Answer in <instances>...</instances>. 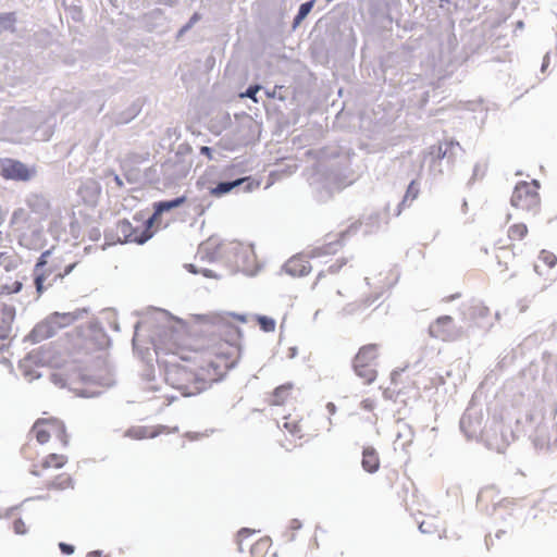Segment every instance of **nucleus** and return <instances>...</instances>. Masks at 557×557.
Here are the masks:
<instances>
[{"mask_svg": "<svg viewBox=\"0 0 557 557\" xmlns=\"http://www.w3.org/2000/svg\"><path fill=\"white\" fill-rule=\"evenodd\" d=\"M184 330L163 329L154 346L157 362L164 370V380L184 395H193L222 380L237 357L232 346L191 349Z\"/></svg>", "mask_w": 557, "mask_h": 557, "instance_id": "nucleus-1", "label": "nucleus"}, {"mask_svg": "<svg viewBox=\"0 0 557 557\" xmlns=\"http://www.w3.org/2000/svg\"><path fill=\"white\" fill-rule=\"evenodd\" d=\"M248 321L247 315L237 314L233 312H224L216 317V325L219 330V337L212 338L205 348H212L213 346L225 347L232 346L237 350V357L230 366V370L233 369L239 361L242 355L240 338L242 331L240 324H245Z\"/></svg>", "mask_w": 557, "mask_h": 557, "instance_id": "nucleus-2", "label": "nucleus"}, {"mask_svg": "<svg viewBox=\"0 0 557 557\" xmlns=\"http://www.w3.org/2000/svg\"><path fill=\"white\" fill-rule=\"evenodd\" d=\"M29 434L40 445H46L51 441L59 443L62 447H66L70 437L64 422L58 418H39L33 424Z\"/></svg>", "mask_w": 557, "mask_h": 557, "instance_id": "nucleus-3", "label": "nucleus"}, {"mask_svg": "<svg viewBox=\"0 0 557 557\" xmlns=\"http://www.w3.org/2000/svg\"><path fill=\"white\" fill-rule=\"evenodd\" d=\"M380 352V344L369 343L359 347L352 359V369L364 384H372L377 377L376 366Z\"/></svg>", "mask_w": 557, "mask_h": 557, "instance_id": "nucleus-4", "label": "nucleus"}, {"mask_svg": "<svg viewBox=\"0 0 557 557\" xmlns=\"http://www.w3.org/2000/svg\"><path fill=\"white\" fill-rule=\"evenodd\" d=\"M22 456L29 462L28 471L35 476H45L52 470H59L63 468L69 458L64 454L50 453L38 459V451L35 446L25 444L21 449Z\"/></svg>", "mask_w": 557, "mask_h": 557, "instance_id": "nucleus-5", "label": "nucleus"}, {"mask_svg": "<svg viewBox=\"0 0 557 557\" xmlns=\"http://www.w3.org/2000/svg\"><path fill=\"white\" fill-rule=\"evenodd\" d=\"M540 188L536 180L517 183L510 198L511 206L521 212L536 215L541 211Z\"/></svg>", "mask_w": 557, "mask_h": 557, "instance_id": "nucleus-6", "label": "nucleus"}, {"mask_svg": "<svg viewBox=\"0 0 557 557\" xmlns=\"http://www.w3.org/2000/svg\"><path fill=\"white\" fill-rule=\"evenodd\" d=\"M50 256L49 250L45 251L35 265V285L38 294H41L58 280L64 278L76 265V263H71L61 270L59 262L52 261L49 264Z\"/></svg>", "mask_w": 557, "mask_h": 557, "instance_id": "nucleus-7", "label": "nucleus"}, {"mask_svg": "<svg viewBox=\"0 0 557 557\" xmlns=\"http://www.w3.org/2000/svg\"><path fill=\"white\" fill-rule=\"evenodd\" d=\"M78 317L79 314L76 312H53L45 321L36 325L33 334L38 341L50 338L60 330L72 325Z\"/></svg>", "mask_w": 557, "mask_h": 557, "instance_id": "nucleus-8", "label": "nucleus"}, {"mask_svg": "<svg viewBox=\"0 0 557 557\" xmlns=\"http://www.w3.org/2000/svg\"><path fill=\"white\" fill-rule=\"evenodd\" d=\"M152 223L149 219L146 221H138V224L133 225L127 220H122L116 224V234L119 240L123 243L144 244L153 235Z\"/></svg>", "mask_w": 557, "mask_h": 557, "instance_id": "nucleus-9", "label": "nucleus"}, {"mask_svg": "<svg viewBox=\"0 0 557 557\" xmlns=\"http://www.w3.org/2000/svg\"><path fill=\"white\" fill-rule=\"evenodd\" d=\"M0 175L8 181L28 182L36 175V168L16 159L5 158L0 161Z\"/></svg>", "mask_w": 557, "mask_h": 557, "instance_id": "nucleus-10", "label": "nucleus"}, {"mask_svg": "<svg viewBox=\"0 0 557 557\" xmlns=\"http://www.w3.org/2000/svg\"><path fill=\"white\" fill-rule=\"evenodd\" d=\"M429 333L432 337L443 342H453L461 335L460 329L455 325L454 319L450 315L437 318L430 324Z\"/></svg>", "mask_w": 557, "mask_h": 557, "instance_id": "nucleus-11", "label": "nucleus"}, {"mask_svg": "<svg viewBox=\"0 0 557 557\" xmlns=\"http://www.w3.org/2000/svg\"><path fill=\"white\" fill-rule=\"evenodd\" d=\"M282 430L299 440L318 431V429L309 426V420L292 416L284 417Z\"/></svg>", "mask_w": 557, "mask_h": 557, "instance_id": "nucleus-12", "label": "nucleus"}, {"mask_svg": "<svg viewBox=\"0 0 557 557\" xmlns=\"http://www.w3.org/2000/svg\"><path fill=\"white\" fill-rule=\"evenodd\" d=\"M295 385L292 382L284 383L274 388L268 403L271 406H284L294 399Z\"/></svg>", "mask_w": 557, "mask_h": 557, "instance_id": "nucleus-13", "label": "nucleus"}, {"mask_svg": "<svg viewBox=\"0 0 557 557\" xmlns=\"http://www.w3.org/2000/svg\"><path fill=\"white\" fill-rule=\"evenodd\" d=\"M284 269L292 276H305L311 271V265L305 256L297 255L287 260Z\"/></svg>", "mask_w": 557, "mask_h": 557, "instance_id": "nucleus-14", "label": "nucleus"}, {"mask_svg": "<svg viewBox=\"0 0 557 557\" xmlns=\"http://www.w3.org/2000/svg\"><path fill=\"white\" fill-rule=\"evenodd\" d=\"M13 318L12 310L0 304V351L7 346Z\"/></svg>", "mask_w": 557, "mask_h": 557, "instance_id": "nucleus-15", "label": "nucleus"}, {"mask_svg": "<svg viewBox=\"0 0 557 557\" xmlns=\"http://www.w3.org/2000/svg\"><path fill=\"white\" fill-rule=\"evenodd\" d=\"M185 201H186V197L182 196V197H177L170 201H160V202L154 203V212L149 218V223H152L153 225L159 224L160 216L163 212L170 211L174 208H177V207L182 206L183 203H185Z\"/></svg>", "mask_w": 557, "mask_h": 557, "instance_id": "nucleus-16", "label": "nucleus"}, {"mask_svg": "<svg viewBox=\"0 0 557 557\" xmlns=\"http://www.w3.org/2000/svg\"><path fill=\"white\" fill-rule=\"evenodd\" d=\"M380 456L374 447H366L362 450L361 466L364 471L375 473L380 469Z\"/></svg>", "mask_w": 557, "mask_h": 557, "instance_id": "nucleus-17", "label": "nucleus"}, {"mask_svg": "<svg viewBox=\"0 0 557 557\" xmlns=\"http://www.w3.org/2000/svg\"><path fill=\"white\" fill-rule=\"evenodd\" d=\"M164 428L161 426H133L125 433L127 437L133 440H145L158 436Z\"/></svg>", "mask_w": 557, "mask_h": 557, "instance_id": "nucleus-18", "label": "nucleus"}, {"mask_svg": "<svg viewBox=\"0 0 557 557\" xmlns=\"http://www.w3.org/2000/svg\"><path fill=\"white\" fill-rule=\"evenodd\" d=\"M272 546V541L268 536L259 537L249 544L250 557H267Z\"/></svg>", "mask_w": 557, "mask_h": 557, "instance_id": "nucleus-19", "label": "nucleus"}, {"mask_svg": "<svg viewBox=\"0 0 557 557\" xmlns=\"http://www.w3.org/2000/svg\"><path fill=\"white\" fill-rule=\"evenodd\" d=\"M74 481L72 476L67 473H61L58 474L55 478H53L51 481L47 482L46 487L48 490H67L73 488Z\"/></svg>", "mask_w": 557, "mask_h": 557, "instance_id": "nucleus-20", "label": "nucleus"}, {"mask_svg": "<svg viewBox=\"0 0 557 557\" xmlns=\"http://www.w3.org/2000/svg\"><path fill=\"white\" fill-rule=\"evenodd\" d=\"M455 146L453 141L440 143L438 145L430 147L429 156L432 158V161H440L446 158L447 153L451 151Z\"/></svg>", "mask_w": 557, "mask_h": 557, "instance_id": "nucleus-21", "label": "nucleus"}, {"mask_svg": "<svg viewBox=\"0 0 557 557\" xmlns=\"http://www.w3.org/2000/svg\"><path fill=\"white\" fill-rule=\"evenodd\" d=\"M248 180V177H243L235 180L233 182L219 183L215 187L210 189V194L213 197H221L222 195L230 193L234 187L242 185L244 182Z\"/></svg>", "mask_w": 557, "mask_h": 557, "instance_id": "nucleus-22", "label": "nucleus"}, {"mask_svg": "<svg viewBox=\"0 0 557 557\" xmlns=\"http://www.w3.org/2000/svg\"><path fill=\"white\" fill-rule=\"evenodd\" d=\"M528 233L529 228L522 222L513 223L507 230V236L509 240L512 243L523 240L527 237Z\"/></svg>", "mask_w": 557, "mask_h": 557, "instance_id": "nucleus-23", "label": "nucleus"}, {"mask_svg": "<svg viewBox=\"0 0 557 557\" xmlns=\"http://www.w3.org/2000/svg\"><path fill=\"white\" fill-rule=\"evenodd\" d=\"M515 253L508 247H500L496 253L497 264L500 272H506L509 269V263L512 261Z\"/></svg>", "mask_w": 557, "mask_h": 557, "instance_id": "nucleus-24", "label": "nucleus"}, {"mask_svg": "<svg viewBox=\"0 0 557 557\" xmlns=\"http://www.w3.org/2000/svg\"><path fill=\"white\" fill-rule=\"evenodd\" d=\"M491 315V310L488 307L484 305L473 306L471 309L470 317L471 319L479 325L481 320L488 318Z\"/></svg>", "mask_w": 557, "mask_h": 557, "instance_id": "nucleus-25", "label": "nucleus"}, {"mask_svg": "<svg viewBox=\"0 0 557 557\" xmlns=\"http://www.w3.org/2000/svg\"><path fill=\"white\" fill-rule=\"evenodd\" d=\"M537 260L542 262L547 269H553L557 263L555 253L548 250H542L539 253Z\"/></svg>", "mask_w": 557, "mask_h": 557, "instance_id": "nucleus-26", "label": "nucleus"}, {"mask_svg": "<svg viewBox=\"0 0 557 557\" xmlns=\"http://www.w3.org/2000/svg\"><path fill=\"white\" fill-rule=\"evenodd\" d=\"M257 321L260 325V329L264 332H273L275 330L276 323L274 319L267 315H258Z\"/></svg>", "mask_w": 557, "mask_h": 557, "instance_id": "nucleus-27", "label": "nucleus"}, {"mask_svg": "<svg viewBox=\"0 0 557 557\" xmlns=\"http://www.w3.org/2000/svg\"><path fill=\"white\" fill-rule=\"evenodd\" d=\"M313 3L314 0H311L300 5L299 11L294 21L295 24H299L309 14L313 7Z\"/></svg>", "mask_w": 557, "mask_h": 557, "instance_id": "nucleus-28", "label": "nucleus"}, {"mask_svg": "<svg viewBox=\"0 0 557 557\" xmlns=\"http://www.w3.org/2000/svg\"><path fill=\"white\" fill-rule=\"evenodd\" d=\"M253 531L250 530V529H242L240 531H238L237 533V544H238V548L240 552L244 550V545L246 544V541L248 540V537H250L251 535H253Z\"/></svg>", "mask_w": 557, "mask_h": 557, "instance_id": "nucleus-29", "label": "nucleus"}, {"mask_svg": "<svg viewBox=\"0 0 557 557\" xmlns=\"http://www.w3.org/2000/svg\"><path fill=\"white\" fill-rule=\"evenodd\" d=\"M419 195V187L414 181H412L406 191V195L404 197L403 203L407 202L408 200L413 201Z\"/></svg>", "mask_w": 557, "mask_h": 557, "instance_id": "nucleus-30", "label": "nucleus"}, {"mask_svg": "<svg viewBox=\"0 0 557 557\" xmlns=\"http://www.w3.org/2000/svg\"><path fill=\"white\" fill-rule=\"evenodd\" d=\"M13 530L16 534H25L27 532V527L25 522L18 518L13 521Z\"/></svg>", "mask_w": 557, "mask_h": 557, "instance_id": "nucleus-31", "label": "nucleus"}, {"mask_svg": "<svg viewBox=\"0 0 557 557\" xmlns=\"http://www.w3.org/2000/svg\"><path fill=\"white\" fill-rule=\"evenodd\" d=\"M260 90V86L259 85H252V86H249L248 89L246 90L245 94H242L240 96L242 97H247V98H250L251 100H253L255 102L258 101L256 95L257 92Z\"/></svg>", "mask_w": 557, "mask_h": 557, "instance_id": "nucleus-32", "label": "nucleus"}, {"mask_svg": "<svg viewBox=\"0 0 557 557\" xmlns=\"http://www.w3.org/2000/svg\"><path fill=\"white\" fill-rule=\"evenodd\" d=\"M361 407L367 411H372L374 409V401L370 398L363 399L361 401Z\"/></svg>", "mask_w": 557, "mask_h": 557, "instance_id": "nucleus-33", "label": "nucleus"}, {"mask_svg": "<svg viewBox=\"0 0 557 557\" xmlns=\"http://www.w3.org/2000/svg\"><path fill=\"white\" fill-rule=\"evenodd\" d=\"M59 547L62 550V553H64L66 555H70V554H72L74 552V547L72 545H70V544H66V543H60Z\"/></svg>", "mask_w": 557, "mask_h": 557, "instance_id": "nucleus-34", "label": "nucleus"}, {"mask_svg": "<svg viewBox=\"0 0 557 557\" xmlns=\"http://www.w3.org/2000/svg\"><path fill=\"white\" fill-rule=\"evenodd\" d=\"M430 527H431V521H428V520H423L420 525H419V529L421 532L423 533H430L431 530H430Z\"/></svg>", "mask_w": 557, "mask_h": 557, "instance_id": "nucleus-35", "label": "nucleus"}, {"mask_svg": "<svg viewBox=\"0 0 557 557\" xmlns=\"http://www.w3.org/2000/svg\"><path fill=\"white\" fill-rule=\"evenodd\" d=\"M14 21V16L12 13H8V14H0V23H5V22H13Z\"/></svg>", "mask_w": 557, "mask_h": 557, "instance_id": "nucleus-36", "label": "nucleus"}, {"mask_svg": "<svg viewBox=\"0 0 557 557\" xmlns=\"http://www.w3.org/2000/svg\"><path fill=\"white\" fill-rule=\"evenodd\" d=\"M518 309L520 313H524L529 309V305L525 301H519Z\"/></svg>", "mask_w": 557, "mask_h": 557, "instance_id": "nucleus-37", "label": "nucleus"}, {"mask_svg": "<svg viewBox=\"0 0 557 557\" xmlns=\"http://www.w3.org/2000/svg\"><path fill=\"white\" fill-rule=\"evenodd\" d=\"M401 376V371H393L391 374V380L393 383H397L398 379Z\"/></svg>", "mask_w": 557, "mask_h": 557, "instance_id": "nucleus-38", "label": "nucleus"}, {"mask_svg": "<svg viewBox=\"0 0 557 557\" xmlns=\"http://www.w3.org/2000/svg\"><path fill=\"white\" fill-rule=\"evenodd\" d=\"M200 151H201L202 154L211 158V149L209 147H206V146L201 147Z\"/></svg>", "mask_w": 557, "mask_h": 557, "instance_id": "nucleus-39", "label": "nucleus"}, {"mask_svg": "<svg viewBox=\"0 0 557 557\" xmlns=\"http://www.w3.org/2000/svg\"><path fill=\"white\" fill-rule=\"evenodd\" d=\"M290 528L294 529V530H298V529L301 528V524H300V522L298 520H293L290 522Z\"/></svg>", "mask_w": 557, "mask_h": 557, "instance_id": "nucleus-40", "label": "nucleus"}, {"mask_svg": "<svg viewBox=\"0 0 557 557\" xmlns=\"http://www.w3.org/2000/svg\"><path fill=\"white\" fill-rule=\"evenodd\" d=\"M101 556V553L100 552H90L87 557H100Z\"/></svg>", "mask_w": 557, "mask_h": 557, "instance_id": "nucleus-41", "label": "nucleus"}, {"mask_svg": "<svg viewBox=\"0 0 557 557\" xmlns=\"http://www.w3.org/2000/svg\"><path fill=\"white\" fill-rule=\"evenodd\" d=\"M534 271L539 274V275H543V272L541 271L540 269V265L536 263L534 264Z\"/></svg>", "mask_w": 557, "mask_h": 557, "instance_id": "nucleus-42", "label": "nucleus"}, {"mask_svg": "<svg viewBox=\"0 0 557 557\" xmlns=\"http://www.w3.org/2000/svg\"><path fill=\"white\" fill-rule=\"evenodd\" d=\"M342 265H343V262H342L339 265H337L336 268H334L333 265H332V267H330V269H329V270H330V272L334 273V272H336V271H337Z\"/></svg>", "mask_w": 557, "mask_h": 557, "instance_id": "nucleus-43", "label": "nucleus"}, {"mask_svg": "<svg viewBox=\"0 0 557 557\" xmlns=\"http://www.w3.org/2000/svg\"><path fill=\"white\" fill-rule=\"evenodd\" d=\"M399 474L397 471H393L392 472V475H391V479H398Z\"/></svg>", "mask_w": 557, "mask_h": 557, "instance_id": "nucleus-44", "label": "nucleus"}, {"mask_svg": "<svg viewBox=\"0 0 557 557\" xmlns=\"http://www.w3.org/2000/svg\"><path fill=\"white\" fill-rule=\"evenodd\" d=\"M198 20V14H194V16L191 17L190 22L194 23Z\"/></svg>", "mask_w": 557, "mask_h": 557, "instance_id": "nucleus-45", "label": "nucleus"}, {"mask_svg": "<svg viewBox=\"0 0 557 557\" xmlns=\"http://www.w3.org/2000/svg\"><path fill=\"white\" fill-rule=\"evenodd\" d=\"M251 189H252V183H249L247 186V190H251Z\"/></svg>", "mask_w": 557, "mask_h": 557, "instance_id": "nucleus-46", "label": "nucleus"}, {"mask_svg": "<svg viewBox=\"0 0 557 557\" xmlns=\"http://www.w3.org/2000/svg\"><path fill=\"white\" fill-rule=\"evenodd\" d=\"M189 271H190L191 273H196V271L194 270V267H193L191 264L189 265Z\"/></svg>", "mask_w": 557, "mask_h": 557, "instance_id": "nucleus-47", "label": "nucleus"}]
</instances>
